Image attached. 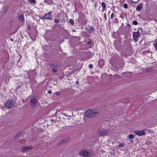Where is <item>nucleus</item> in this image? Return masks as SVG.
Wrapping results in <instances>:
<instances>
[{"label": "nucleus", "instance_id": "f257e3e1", "mask_svg": "<svg viewBox=\"0 0 157 157\" xmlns=\"http://www.w3.org/2000/svg\"><path fill=\"white\" fill-rule=\"evenodd\" d=\"M15 104V102L12 99L7 101L5 103V107L7 109L11 108Z\"/></svg>", "mask_w": 157, "mask_h": 157}, {"label": "nucleus", "instance_id": "f03ea898", "mask_svg": "<svg viewBox=\"0 0 157 157\" xmlns=\"http://www.w3.org/2000/svg\"><path fill=\"white\" fill-rule=\"evenodd\" d=\"M98 133L100 136H104L109 134V132L106 130L101 129L98 131Z\"/></svg>", "mask_w": 157, "mask_h": 157}, {"label": "nucleus", "instance_id": "7ed1b4c3", "mask_svg": "<svg viewBox=\"0 0 157 157\" xmlns=\"http://www.w3.org/2000/svg\"><path fill=\"white\" fill-rule=\"evenodd\" d=\"M97 113V112H94L91 110H89L86 112L85 115L87 117H91L95 116Z\"/></svg>", "mask_w": 157, "mask_h": 157}, {"label": "nucleus", "instance_id": "20e7f679", "mask_svg": "<svg viewBox=\"0 0 157 157\" xmlns=\"http://www.w3.org/2000/svg\"><path fill=\"white\" fill-rule=\"evenodd\" d=\"M78 22L81 24L86 23V21L85 18V16L83 14H81L79 15V19L78 20Z\"/></svg>", "mask_w": 157, "mask_h": 157}, {"label": "nucleus", "instance_id": "39448f33", "mask_svg": "<svg viewBox=\"0 0 157 157\" xmlns=\"http://www.w3.org/2000/svg\"><path fill=\"white\" fill-rule=\"evenodd\" d=\"M79 154L84 157H90V153L85 150L80 151L79 152Z\"/></svg>", "mask_w": 157, "mask_h": 157}, {"label": "nucleus", "instance_id": "423d86ee", "mask_svg": "<svg viewBox=\"0 0 157 157\" xmlns=\"http://www.w3.org/2000/svg\"><path fill=\"white\" fill-rule=\"evenodd\" d=\"M146 130V129H144L139 130H136L135 131V133L136 135L139 136L145 135H146V132H145Z\"/></svg>", "mask_w": 157, "mask_h": 157}, {"label": "nucleus", "instance_id": "0eeeda50", "mask_svg": "<svg viewBox=\"0 0 157 157\" xmlns=\"http://www.w3.org/2000/svg\"><path fill=\"white\" fill-rule=\"evenodd\" d=\"M140 36L139 32H134L133 33V37L135 41H137L138 38Z\"/></svg>", "mask_w": 157, "mask_h": 157}, {"label": "nucleus", "instance_id": "6e6552de", "mask_svg": "<svg viewBox=\"0 0 157 157\" xmlns=\"http://www.w3.org/2000/svg\"><path fill=\"white\" fill-rule=\"evenodd\" d=\"M36 99L34 98H32L30 101V105L32 108H34L36 103Z\"/></svg>", "mask_w": 157, "mask_h": 157}, {"label": "nucleus", "instance_id": "1a4fd4ad", "mask_svg": "<svg viewBox=\"0 0 157 157\" xmlns=\"http://www.w3.org/2000/svg\"><path fill=\"white\" fill-rule=\"evenodd\" d=\"M52 12H50L46 14L45 16L43 17V18L46 19L52 20Z\"/></svg>", "mask_w": 157, "mask_h": 157}, {"label": "nucleus", "instance_id": "9d476101", "mask_svg": "<svg viewBox=\"0 0 157 157\" xmlns=\"http://www.w3.org/2000/svg\"><path fill=\"white\" fill-rule=\"evenodd\" d=\"M33 147L31 146H25L22 147L21 151L22 152H26L27 151L31 149Z\"/></svg>", "mask_w": 157, "mask_h": 157}, {"label": "nucleus", "instance_id": "9b49d317", "mask_svg": "<svg viewBox=\"0 0 157 157\" xmlns=\"http://www.w3.org/2000/svg\"><path fill=\"white\" fill-rule=\"evenodd\" d=\"M70 138L69 137H67L64 138L62 139L61 140L59 144L60 145H61L62 144H63L65 143H67V142H68L69 141H70Z\"/></svg>", "mask_w": 157, "mask_h": 157}, {"label": "nucleus", "instance_id": "f8f14e48", "mask_svg": "<svg viewBox=\"0 0 157 157\" xmlns=\"http://www.w3.org/2000/svg\"><path fill=\"white\" fill-rule=\"evenodd\" d=\"M143 8V4L140 3L136 7V10L138 11H140Z\"/></svg>", "mask_w": 157, "mask_h": 157}, {"label": "nucleus", "instance_id": "ddd939ff", "mask_svg": "<svg viewBox=\"0 0 157 157\" xmlns=\"http://www.w3.org/2000/svg\"><path fill=\"white\" fill-rule=\"evenodd\" d=\"M101 6H102V12H104L105 10L106 6L105 3L103 2H102L101 3Z\"/></svg>", "mask_w": 157, "mask_h": 157}, {"label": "nucleus", "instance_id": "4468645a", "mask_svg": "<svg viewBox=\"0 0 157 157\" xmlns=\"http://www.w3.org/2000/svg\"><path fill=\"white\" fill-rule=\"evenodd\" d=\"M153 45L155 49L157 51V41H154Z\"/></svg>", "mask_w": 157, "mask_h": 157}, {"label": "nucleus", "instance_id": "2eb2a0df", "mask_svg": "<svg viewBox=\"0 0 157 157\" xmlns=\"http://www.w3.org/2000/svg\"><path fill=\"white\" fill-rule=\"evenodd\" d=\"M94 30V29L92 27H90L88 31L90 33H92Z\"/></svg>", "mask_w": 157, "mask_h": 157}, {"label": "nucleus", "instance_id": "dca6fc26", "mask_svg": "<svg viewBox=\"0 0 157 157\" xmlns=\"http://www.w3.org/2000/svg\"><path fill=\"white\" fill-rule=\"evenodd\" d=\"M115 47L117 50H119L120 48V46L117 44H115Z\"/></svg>", "mask_w": 157, "mask_h": 157}, {"label": "nucleus", "instance_id": "f3484780", "mask_svg": "<svg viewBox=\"0 0 157 157\" xmlns=\"http://www.w3.org/2000/svg\"><path fill=\"white\" fill-rule=\"evenodd\" d=\"M28 1L30 3H32L34 4H35L36 3V2L35 0H28Z\"/></svg>", "mask_w": 157, "mask_h": 157}, {"label": "nucleus", "instance_id": "a211bd4d", "mask_svg": "<svg viewBox=\"0 0 157 157\" xmlns=\"http://www.w3.org/2000/svg\"><path fill=\"white\" fill-rule=\"evenodd\" d=\"M134 136L132 134H130V135L128 137V138L130 139H132L134 138Z\"/></svg>", "mask_w": 157, "mask_h": 157}, {"label": "nucleus", "instance_id": "6ab92c4d", "mask_svg": "<svg viewBox=\"0 0 157 157\" xmlns=\"http://www.w3.org/2000/svg\"><path fill=\"white\" fill-rule=\"evenodd\" d=\"M69 22L72 25L74 23V21L72 19H70L69 20Z\"/></svg>", "mask_w": 157, "mask_h": 157}, {"label": "nucleus", "instance_id": "aec40b11", "mask_svg": "<svg viewBox=\"0 0 157 157\" xmlns=\"http://www.w3.org/2000/svg\"><path fill=\"white\" fill-rule=\"evenodd\" d=\"M19 19L21 21H23V20H24V18L23 17V16H19Z\"/></svg>", "mask_w": 157, "mask_h": 157}, {"label": "nucleus", "instance_id": "412c9836", "mask_svg": "<svg viewBox=\"0 0 157 157\" xmlns=\"http://www.w3.org/2000/svg\"><path fill=\"white\" fill-rule=\"evenodd\" d=\"M125 144L124 143H122L120 144L119 145H118L117 146L118 147H123V146L125 145Z\"/></svg>", "mask_w": 157, "mask_h": 157}, {"label": "nucleus", "instance_id": "4be33fe9", "mask_svg": "<svg viewBox=\"0 0 157 157\" xmlns=\"http://www.w3.org/2000/svg\"><path fill=\"white\" fill-rule=\"evenodd\" d=\"M133 24L134 25H137L138 24V22L136 21H133Z\"/></svg>", "mask_w": 157, "mask_h": 157}, {"label": "nucleus", "instance_id": "5701e85b", "mask_svg": "<svg viewBox=\"0 0 157 157\" xmlns=\"http://www.w3.org/2000/svg\"><path fill=\"white\" fill-rule=\"evenodd\" d=\"M124 8L127 9L128 7V5L126 3L124 4Z\"/></svg>", "mask_w": 157, "mask_h": 157}, {"label": "nucleus", "instance_id": "b1692460", "mask_svg": "<svg viewBox=\"0 0 157 157\" xmlns=\"http://www.w3.org/2000/svg\"><path fill=\"white\" fill-rule=\"evenodd\" d=\"M59 22V21L58 19H56L54 20V22L56 23H58Z\"/></svg>", "mask_w": 157, "mask_h": 157}, {"label": "nucleus", "instance_id": "393cba45", "mask_svg": "<svg viewBox=\"0 0 157 157\" xmlns=\"http://www.w3.org/2000/svg\"><path fill=\"white\" fill-rule=\"evenodd\" d=\"M52 71L53 72H56L57 71V70L55 68H53L52 69Z\"/></svg>", "mask_w": 157, "mask_h": 157}, {"label": "nucleus", "instance_id": "a878e982", "mask_svg": "<svg viewBox=\"0 0 157 157\" xmlns=\"http://www.w3.org/2000/svg\"><path fill=\"white\" fill-rule=\"evenodd\" d=\"M91 44V41H88L87 42V44L88 45H90Z\"/></svg>", "mask_w": 157, "mask_h": 157}, {"label": "nucleus", "instance_id": "bb28decb", "mask_svg": "<svg viewBox=\"0 0 157 157\" xmlns=\"http://www.w3.org/2000/svg\"><path fill=\"white\" fill-rule=\"evenodd\" d=\"M113 13H112L111 15V19H113Z\"/></svg>", "mask_w": 157, "mask_h": 157}, {"label": "nucleus", "instance_id": "cd10ccee", "mask_svg": "<svg viewBox=\"0 0 157 157\" xmlns=\"http://www.w3.org/2000/svg\"><path fill=\"white\" fill-rule=\"evenodd\" d=\"M104 17L105 18V20H107V17L105 13L104 14Z\"/></svg>", "mask_w": 157, "mask_h": 157}, {"label": "nucleus", "instance_id": "c85d7f7f", "mask_svg": "<svg viewBox=\"0 0 157 157\" xmlns=\"http://www.w3.org/2000/svg\"><path fill=\"white\" fill-rule=\"evenodd\" d=\"M89 67L90 68H91L93 67V66L92 64H90L89 66Z\"/></svg>", "mask_w": 157, "mask_h": 157}, {"label": "nucleus", "instance_id": "c756f323", "mask_svg": "<svg viewBox=\"0 0 157 157\" xmlns=\"http://www.w3.org/2000/svg\"><path fill=\"white\" fill-rule=\"evenodd\" d=\"M52 66L53 67H56L57 66V65L56 64H52Z\"/></svg>", "mask_w": 157, "mask_h": 157}, {"label": "nucleus", "instance_id": "7c9ffc66", "mask_svg": "<svg viewBox=\"0 0 157 157\" xmlns=\"http://www.w3.org/2000/svg\"><path fill=\"white\" fill-rule=\"evenodd\" d=\"M48 93L51 94L52 93V91L51 90H49L48 91Z\"/></svg>", "mask_w": 157, "mask_h": 157}, {"label": "nucleus", "instance_id": "2f4dec72", "mask_svg": "<svg viewBox=\"0 0 157 157\" xmlns=\"http://www.w3.org/2000/svg\"><path fill=\"white\" fill-rule=\"evenodd\" d=\"M115 21L117 23L118 22V20L117 18H116L115 19Z\"/></svg>", "mask_w": 157, "mask_h": 157}, {"label": "nucleus", "instance_id": "473e14b6", "mask_svg": "<svg viewBox=\"0 0 157 157\" xmlns=\"http://www.w3.org/2000/svg\"><path fill=\"white\" fill-rule=\"evenodd\" d=\"M120 17L122 19H124V16L122 15H120Z\"/></svg>", "mask_w": 157, "mask_h": 157}, {"label": "nucleus", "instance_id": "72a5a7b5", "mask_svg": "<svg viewBox=\"0 0 157 157\" xmlns=\"http://www.w3.org/2000/svg\"><path fill=\"white\" fill-rule=\"evenodd\" d=\"M123 25H124L123 23L122 24V25L123 26Z\"/></svg>", "mask_w": 157, "mask_h": 157}, {"label": "nucleus", "instance_id": "f704fd0d", "mask_svg": "<svg viewBox=\"0 0 157 157\" xmlns=\"http://www.w3.org/2000/svg\"><path fill=\"white\" fill-rule=\"evenodd\" d=\"M10 40H12H12H12V39H10Z\"/></svg>", "mask_w": 157, "mask_h": 157}]
</instances>
